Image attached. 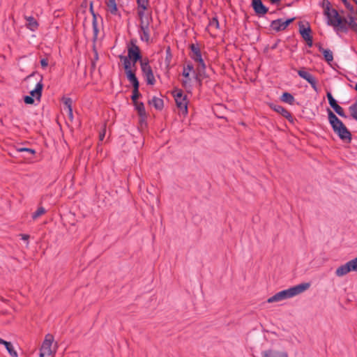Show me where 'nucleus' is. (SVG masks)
I'll use <instances>...</instances> for the list:
<instances>
[{
    "mask_svg": "<svg viewBox=\"0 0 357 357\" xmlns=\"http://www.w3.org/2000/svg\"><path fill=\"white\" fill-rule=\"evenodd\" d=\"M95 66H96L95 62H94V61H93V62H92V67H93V68H95Z\"/></svg>",
    "mask_w": 357,
    "mask_h": 357,
    "instance_id": "55",
    "label": "nucleus"
},
{
    "mask_svg": "<svg viewBox=\"0 0 357 357\" xmlns=\"http://www.w3.org/2000/svg\"><path fill=\"white\" fill-rule=\"evenodd\" d=\"M310 286L309 283H301L289 289L282 290L270 297L267 302L275 303L292 298L307 289Z\"/></svg>",
    "mask_w": 357,
    "mask_h": 357,
    "instance_id": "3",
    "label": "nucleus"
},
{
    "mask_svg": "<svg viewBox=\"0 0 357 357\" xmlns=\"http://www.w3.org/2000/svg\"><path fill=\"white\" fill-rule=\"evenodd\" d=\"M135 109L137 111L139 116L142 118L146 117V113L144 107V105L142 102H136L133 103Z\"/></svg>",
    "mask_w": 357,
    "mask_h": 357,
    "instance_id": "25",
    "label": "nucleus"
},
{
    "mask_svg": "<svg viewBox=\"0 0 357 357\" xmlns=\"http://www.w3.org/2000/svg\"><path fill=\"white\" fill-rule=\"evenodd\" d=\"M0 344H3L9 353V354L13 357H17V353L14 350L13 344L10 342H7L1 338H0Z\"/></svg>",
    "mask_w": 357,
    "mask_h": 357,
    "instance_id": "23",
    "label": "nucleus"
},
{
    "mask_svg": "<svg viewBox=\"0 0 357 357\" xmlns=\"http://www.w3.org/2000/svg\"><path fill=\"white\" fill-rule=\"evenodd\" d=\"M189 48L191 51L190 54V58L194 60L195 62L198 63L197 66V74L195 76V79L201 82V77L205 73L206 64L202 59V52L198 45L192 43L190 45Z\"/></svg>",
    "mask_w": 357,
    "mask_h": 357,
    "instance_id": "4",
    "label": "nucleus"
},
{
    "mask_svg": "<svg viewBox=\"0 0 357 357\" xmlns=\"http://www.w3.org/2000/svg\"><path fill=\"white\" fill-rule=\"evenodd\" d=\"M192 70H194V67L191 63H188L186 66L183 67L182 75L185 77V79L182 80L181 84L183 87L185 89L191 88V79L190 78V72Z\"/></svg>",
    "mask_w": 357,
    "mask_h": 357,
    "instance_id": "11",
    "label": "nucleus"
},
{
    "mask_svg": "<svg viewBox=\"0 0 357 357\" xmlns=\"http://www.w3.org/2000/svg\"><path fill=\"white\" fill-rule=\"evenodd\" d=\"M91 15L93 16V20H96L97 21L98 15L96 13H93V14H91Z\"/></svg>",
    "mask_w": 357,
    "mask_h": 357,
    "instance_id": "50",
    "label": "nucleus"
},
{
    "mask_svg": "<svg viewBox=\"0 0 357 357\" xmlns=\"http://www.w3.org/2000/svg\"><path fill=\"white\" fill-rule=\"evenodd\" d=\"M63 104L67 107L68 111L69 117L73 119V109H72V100L70 98H63Z\"/></svg>",
    "mask_w": 357,
    "mask_h": 357,
    "instance_id": "30",
    "label": "nucleus"
},
{
    "mask_svg": "<svg viewBox=\"0 0 357 357\" xmlns=\"http://www.w3.org/2000/svg\"><path fill=\"white\" fill-rule=\"evenodd\" d=\"M108 8V10L110 12L112 15H118L119 17H121L118 8L116 3L115 5L109 6Z\"/></svg>",
    "mask_w": 357,
    "mask_h": 357,
    "instance_id": "38",
    "label": "nucleus"
},
{
    "mask_svg": "<svg viewBox=\"0 0 357 357\" xmlns=\"http://www.w3.org/2000/svg\"><path fill=\"white\" fill-rule=\"evenodd\" d=\"M328 118L333 130L344 142H350L351 141V134L345 125L340 120L337 116L330 109H327Z\"/></svg>",
    "mask_w": 357,
    "mask_h": 357,
    "instance_id": "1",
    "label": "nucleus"
},
{
    "mask_svg": "<svg viewBox=\"0 0 357 357\" xmlns=\"http://www.w3.org/2000/svg\"><path fill=\"white\" fill-rule=\"evenodd\" d=\"M141 69L144 77L146 79V83L150 85H153L155 83V79L151 66L149 65V60L141 61Z\"/></svg>",
    "mask_w": 357,
    "mask_h": 357,
    "instance_id": "7",
    "label": "nucleus"
},
{
    "mask_svg": "<svg viewBox=\"0 0 357 357\" xmlns=\"http://www.w3.org/2000/svg\"><path fill=\"white\" fill-rule=\"evenodd\" d=\"M149 103L152 105L156 109L158 110H161L164 107L163 100L155 96L153 97V98L149 101Z\"/></svg>",
    "mask_w": 357,
    "mask_h": 357,
    "instance_id": "24",
    "label": "nucleus"
},
{
    "mask_svg": "<svg viewBox=\"0 0 357 357\" xmlns=\"http://www.w3.org/2000/svg\"><path fill=\"white\" fill-rule=\"evenodd\" d=\"M326 96L330 106L334 109L338 104L335 99L333 98L331 92H327Z\"/></svg>",
    "mask_w": 357,
    "mask_h": 357,
    "instance_id": "37",
    "label": "nucleus"
},
{
    "mask_svg": "<svg viewBox=\"0 0 357 357\" xmlns=\"http://www.w3.org/2000/svg\"><path fill=\"white\" fill-rule=\"evenodd\" d=\"M105 3H106L107 7L109 8L111 6L115 5L116 3V0H107L105 1Z\"/></svg>",
    "mask_w": 357,
    "mask_h": 357,
    "instance_id": "46",
    "label": "nucleus"
},
{
    "mask_svg": "<svg viewBox=\"0 0 357 357\" xmlns=\"http://www.w3.org/2000/svg\"><path fill=\"white\" fill-rule=\"evenodd\" d=\"M139 86L132 87L133 89H132V94L131 96V99H132L133 103L138 102L137 99L142 96V94L139 91Z\"/></svg>",
    "mask_w": 357,
    "mask_h": 357,
    "instance_id": "33",
    "label": "nucleus"
},
{
    "mask_svg": "<svg viewBox=\"0 0 357 357\" xmlns=\"http://www.w3.org/2000/svg\"><path fill=\"white\" fill-rule=\"evenodd\" d=\"M92 26H93V41H96L98 38V33H99V29L98 27V22L97 21L92 20Z\"/></svg>",
    "mask_w": 357,
    "mask_h": 357,
    "instance_id": "35",
    "label": "nucleus"
},
{
    "mask_svg": "<svg viewBox=\"0 0 357 357\" xmlns=\"http://www.w3.org/2000/svg\"><path fill=\"white\" fill-rule=\"evenodd\" d=\"M53 341V337L48 334L45 336V339L43 342L40 350V357H44L45 356H50L52 354L51 349L52 344Z\"/></svg>",
    "mask_w": 357,
    "mask_h": 357,
    "instance_id": "9",
    "label": "nucleus"
},
{
    "mask_svg": "<svg viewBox=\"0 0 357 357\" xmlns=\"http://www.w3.org/2000/svg\"><path fill=\"white\" fill-rule=\"evenodd\" d=\"M175 102L179 109L183 112L188 113L187 96L183 95L181 89H176L172 91Z\"/></svg>",
    "mask_w": 357,
    "mask_h": 357,
    "instance_id": "6",
    "label": "nucleus"
},
{
    "mask_svg": "<svg viewBox=\"0 0 357 357\" xmlns=\"http://www.w3.org/2000/svg\"><path fill=\"white\" fill-rule=\"evenodd\" d=\"M126 77L131 83L132 87L139 86V82L135 75V69L125 71Z\"/></svg>",
    "mask_w": 357,
    "mask_h": 357,
    "instance_id": "19",
    "label": "nucleus"
},
{
    "mask_svg": "<svg viewBox=\"0 0 357 357\" xmlns=\"http://www.w3.org/2000/svg\"><path fill=\"white\" fill-rule=\"evenodd\" d=\"M20 236H21V238L24 241H28L29 238V235H28V234H22Z\"/></svg>",
    "mask_w": 357,
    "mask_h": 357,
    "instance_id": "47",
    "label": "nucleus"
},
{
    "mask_svg": "<svg viewBox=\"0 0 357 357\" xmlns=\"http://www.w3.org/2000/svg\"><path fill=\"white\" fill-rule=\"evenodd\" d=\"M353 1H354L356 3V4L357 5V0H353Z\"/></svg>",
    "mask_w": 357,
    "mask_h": 357,
    "instance_id": "57",
    "label": "nucleus"
},
{
    "mask_svg": "<svg viewBox=\"0 0 357 357\" xmlns=\"http://www.w3.org/2000/svg\"><path fill=\"white\" fill-rule=\"evenodd\" d=\"M17 151L18 152H27L32 155H34L36 153V151L34 149H29V148H25V147L17 148Z\"/></svg>",
    "mask_w": 357,
    "mask_h": 357,
    "instance_id": "41",
    "label": "nucleus"
},
{
    "mask_svg": "<svg viewBox=\"0 0 357 357\" xmlns=\"http://www.w3.org/2000/svg\"><path fill=\"white\" fill-rule=\"evenodd\" d=\"M298 75L305 79L315 91H318L317 80L312 75L304 70H298Z\"/></svg>",
    "mask_w": 357,
    "mask_h": 357,
    "instance_id": "13",
    "label": "nucleus"
},
{
    "mask_svg": "<svg viewBox=\"0 0 357 357\" xmlns=\"http://www.w3.org/2000/svg\"><path fill=\"white\" fill-rule=\"evenodd\" d=\"M342 1V3H344V5L345 6L346 4H347V3L349 2L347 0H341Z\"/></svg>",
    "mask_w": 357,
    "mask_h": 357,
    "instance_id": "54",
    "label": "nucleus"
},
{
    "mask_svg": "<svg viewBox=\"0 0 357 357\" xmlns=\"http://www.w3.org/2000/svg\"><path fill=\"white\" fill-rule=\"evenodd\" d=\"M312 30L310 26L308 25L307 27H305L302 22L299 23V33L302 36L303 39L306 42L308 47H311L313 45L312 36H311Z\"/></svg>",
    "mask_w": 357,
    "mask_h": 357,
    "instance_id": "10",
    "label": "nucleus"
},
{
    "mask_svg": "<svg viewBox=\"0 0 357 357\" xmlns=\"http://www.w3.org/2000/svg\"><path fill=\"white\" fill-rule=\"evenodd\" d=\"M172 54H171V50H170V47H168L167 50H166V61L167 62L168 64H169L170 63V61L172 59Z\"/></svg>",
    "mask_w": 357,
    "mask_h": 357,
    "instance_id": "44",
    "label": "nucleus"
},
{
    "mask_svg": "<svg viewBox=\"0 0 357 357\" xmlns=\"http://www.w3.org/2000/svg\"><path fill=\"white\" fill-rule=\"evenodd\" d=\"M351 271H357V257L347 262Z\"/></svg>",
    "mask_w": 357,
    "mask_h": 357,
    "instance_id": "39",
    "label": "nucleus"
},
{
    "mask_svg": "<svg viewBox=\"0 0 357 357\" xmlns=\"http://www.w3.org/2000/svg\"><path fill=\"white\" fill-rule=\"evenodd\" d=\"M350 271H351V270H350L349 266L348 265V264L347 262L345 264L340 266V267H338L336 269L335 274L337 276L341 277V276L345 275Z\"/></svg>",
    "mask_w": 357,
    "mask_h": 357,
    "instance_id": "26",
    "label": "nucleus"
},
{
    "mask_svg": "<svg viewBox=\"0 0 357 357\" xmlns=\"http://www.w3.org/2000/svg\"><path fill=\"white\" fill-rule=\"evenodd\" d=\"M33 75V74L31 75L30 76H28L27 78H30L31 77H32Z\"/></svg>",
    "mask_w": 357,
    "mask_h": 357,
    "instance_id": "56",
    "label": "nucleus"
},
{
    "mask_svg": "<svg viewBox=\"0 0 357 357\" xmlns=\"http://www.w3.org/2000/svg\"><path fill=\"white\" fill-rule=\"evenodd\" d=\"M25 19L26 20V26L27 29H30L32 31H34L38 29L39 24L33 17L25 16Z\"/></svg>",
    "mask_w": 357,
    "mask_h": 357,
    "instance_id": "22",
    "label": "nucleus"
},
{
    "mask_svg": "<svg viewBox=\"0 0 357 357\" xmlns=\"http://www.w3.org/2000/svg\"><path fill=\"white\" fill-rule=\"evenodd\" d=\"M349 110L351 117L357 121V101L349 106Z\"/></svg>",
    "mask_w": 357,
    "mask_h": 357,
    "instance_id": "34",
    "label": "nucleus"
},
{
    "mask_svg": "<svg viewBox=\"0 0 357 357\" xmlns=\"http://www.w3.org/2000/svg\"><path fill=\"white\" fill-rule=\"evenodd\" d=\"M90 12L91 14H93V13H95L94 10H93V3H90Z\"/></svg>",
    "mask_w": 357,
    "mask_h": 357,
    "instance_id": "51",
    "label": "nucleus"
},
{
    "mask_svg": "<svg viewBox=\"0 0 357 357\" xmlns=\"http://www.w3.org/2000/svg\"><path fill=\"white\" fill-rule=\"evenodd\" d=\"M219 28H220V24H219V22H218L217 17H214L211 20H210L208 25V29L209 31H211V30L215 31V30L219 29Z\"/></svg>",
    "mask_w": 357,
    "mask_h": 357,
    "instance_id": "28",
    "label": "nucleus"
},
{
    "mask_svg": "<svg viewBox=\"0 0 357 357\" xmlns=\"http://www.w3.org/2000/svg\"><path fill=\"white\" fill-rule=\"evenodd\" d=\"M43 89V77L40 76L39 82L37 83L36 88L30 91V96L35 98L36 100H40L42 96Z\"/></svg>",
    "mask_w": 357,
    "mask_h": 357,
    "instance_id": "16",
    "label": "nucleus"
},
{
    "mask_svg": "<svg viewBox=\"0 0 357 357\" xmlns=\"http://www.w3.org/2000/svg\"><path fill=\"white\" fill-rule=\"evenodd\" d=\"M137 8L139 9L148 10L149 7V0H136Z\"/></svg>",
    "mask_w": 357,
    "mask_h": 357,
    "instance_id": "32",
    "label": "nucleus"
},
{
    "mask_svg": "<svg viewBox=\"0 0 357 357\" xmlns=\"http://www.w3.org/2000/svg\"><path fill=\"white\" fill-rule=\"evenodd\" d=\"M281 100L282 102L289 103V105H293L295 99L291 93L288 92H284L281 96Z\"/></svg>",
    "mask_w": 357,
    "mask_h": 357,
    "instance_id": "29",
    "label": "nucleus"
},
{
    "mask_svg": "<svg viewBox=\"0 0 357 357\" xmlns=\"http://www.w3.org/2000/svg\"><path fill=\"white\" fill-rule=\"evenodd\" d=\"M105 135V129L103 130L102 132H100L99 135L100 141H102Z\"/></svg>",
    "mask_w": 357,
    "mask_h": 357,
    "instance_id": "48",
    "label": "nucleus"
},
{
    "mask_svg": "<svg viewBox=\"0 0 357 357\" xmlns=\"http://www.w3.org/2000/svg\"><path fill=\"white\" fill-rule=\"evenodd\" d=\"M294 20L295 17L288 19L285 21L282 19L273 20L271 23V28L277 32L284 31Z\"/></svg>",
    "mask_w": 357,
    "mask_h": 357,
    "instance_id": "8",
    "label": "nucleus"
},
{
    "mask_svg": "<svg viewBox=\"0 0 357 357\" xmlns=\"http://www.w3.org/2000/svg\"><path fill=\"white\" fill-rule=\"evenodd\" d=\"M272 4H279L281 0H268Z\"/></svg>",
    "mask_w": 357,
    "mask_h": 357,
    "instance_id": "49",
    "label": "nucleus"
},
{
    "mask_svg": "<svg viewBox=\"0 0 357 357\" xmlns=\"http://www.w3.org/2000/svg\"><path fill=\"white\" fill-rule=\"evenodd\" d=\"M45 212L46 211L43 207H38V208L32 214L33 220H36L40 216L44 215Z\"/></svg>",
    "mask_w": 357,
    "mask_h": 357,
    "instance_id": "36",
    "label": "nucleus"
},
{
    "mask_svg": "<svg viewBox=\"0 0 357 357\" xmlns=\"http://www.w3.org/2000/svg\"><path fill=\"white\" fill-rule=\"evenodd\" d=\"M98 52L96 51L95 52V60H98Z\"/></svg>",
    "mask_w": 357,
    "mask_h": 357,
    "instance_id": "53",
    "label": "nucleus"
},
{
    "mask_svg": "<svg viewBox=\"0 0 357 357\" xmlns=\"http://www.w3.org/2000/svg\"><path fill=\"white\" fill-rule=\"evenodd\" d=\"M331 3L327 1L324 8V15L328 18V24L337 28L344 33L348 31V26H347V20L340 16L337 10L330 8Z\"/></svg>",
    "mask_w": 357,
    "mask_h": 357,
    "instance_id": "2",
    "label": "nucleus"
},
{
    "mask_svg": "<svg viewBox=\"0 0 357 357\" xmlns=\"http://www.w3.org/2000/svg\"><path fill=\"white\" fill-rule=\"evenodd\" d=\"M278 42L275 43L272 47L271 49L274 50L277 47Z\"/></svg>",
    "mask_w": 357,
    "mask_h": 357,
    "instance_id": "52",
    "label": "nucleus"
},
{
    "mask_svg": "<svg viewBox=\"0 0 357 357\" xmlns=\"http://www.w3.org/2000/svg\"><path fill=\"white\" fill-rule=\"evenodd\" d=\"M345 7L350 11L351 14H357V10L349 2L345 5Z\"/></svg>",
    "mask_w": 357,
    "mask_h": 357,
    "instance_id": "42",
    "label": "nucleus"
},
{
    "mask_svg": "<svg viewBox=\"0 0 357 357\" xmlns=\"http://www.w3.org/2000/svg\"><path fill=\"white\" fill-rule=\"evenodd\" d=\"M349 20L347 22V26L350 27L351 30L357 33V23L355 22L354 17L352 15L348 16Z\"/></svg>",
    "mask_w": 357,
    "mask_h": 357,
    "instance_id": "31",
    "label": "nucleus"
},
{
    "mask_svg": "<svg viewBox=\"0 0 357 357\" xmlns=\"http://www.w3.org/2000/svg\"><path fill=\"white\" fill-rule=\"evenodd\" d=\"M128 56L131 59L133 67L135 63L142 61V56L139 47L135 44V40H131L128 45Z\"/></svg>",
    "mask_w": 357,
    "mask_h": 357,
    "instance_id": "5",
    "label": "nucleus"
},
{
    "mask_svg": "<svg viewBox=\"0 0 357 357\" xmlns=\"http://www.w3.org/2000/svg\"><path fill=\"white\" fill-rule=\"evenodd\" d=\"M333 109L341 117L347 118L344 109L339 105H337Z\"/></svg>",
    "mask_w": 357,
    "mask_h": 357,
    "instance_id": "40",
    "label": "nucleus"
},
{
    "mask_svg": "<svg viewBox=\"0 0 357 357\" xmlns=\"http://www.w3.org/2000/svg\"><path fill=\"white\" fill-rule=\"evenodd\" d=\"M149 25L146 23V25L139 26L141 33V40L148 43L150 40V30Z\"/></svg>",
    "mask_w": 357,
    "mask_h": 357,
    "instance_id": "21",
    "label": "nucleus"
},
{
    "mask_svg": "<svg viewBox=\"0 0 357 357\" xmlns=\"http://www.w3.org/2000/svg\"><path fill=\"white\" fill-rule=\"evenodd\" d=\"M270 107L277 113L281 114L283 117L287 119L290 123H294L295 119L290 112L286 109L281 105L271 104Z\"/></svg>",
    "mask_w": 357,
    "mask_h": 357,
    "instance_id": "12",
    "label": "nucleus"
},
{
    "mask_svg": "<svg viewBox=\"0 0 357 357\" xmlns=\"http://www.w3.org/2000/svg\"><path fill=\"white\" fill-rule=\"evenodd\" d=\"M263 355L264 357H289L287 353L285 351L271 349L264 351Z\"/></svg>",
    "mask_w": 357,
    "mask_h": 357,
    "instance_id": "20",
    "label": "nucleus"
},
{
    "mask_svg": "<svg viewBox=\"0 0 357 357\" xmlns=\"http://www.w3.org/2000/svg\"><path fill=\"white\" fill-rule=\"evenodd\" d=\"M252 7L257 15H264L268 11V8L265 6L261 0H252Z\"/></svg>",
    "mask_w": 357,
    "mask_h": 357,
    "instance_id": "14",
    "label": "nucleus"
},
{
    "mask_svg": "<svg viewBox=\"0 0 357 357\" xmlns=\"http://www.w3.org/2000/svg\"><path fill=\"white\" fill-rule=\"evenodd\" d=\"M316 46L318 47L319 51L324 55V59L326 62L330 63L333 60V54L332 51L328 49H324L320 43H317Z\"/></svg>",
    "mask_w": 357,
    "mask_h": 357,
    "instance_id": "17",
    "label": "nucleus"
},
{
    "mask_svg": "<svg viewBox=\"0 0 357 357\" xmlns=\"http://www.w3.org/2000/svg\"><path fill=\"white\" fill-rule=\"evenodd\" d=\"M40 65L43 68H46L48 66V60L47 59H42L40 60Z\"/></svg>",
    "mask_w": 357,
    "mask_h": 357,
    "instance_id": "45",
    "label": "nucleus"
},
{
    "mask_svg": "<svg viewBox=\"0 0 357 357\" xmlns=\"http://www.w3.org/2000/svg\"><path fill=\"white\" fill-rule=\"evenodd\" d=\"M137 15L139 17L140 22L139 26L146 25V23H147V24H150L151 22L152 21L151 13H150L148 15L149 16H146V11H147L148 10L137 8Z\"/></svg>",
    "mask_w": 357,
    "mask_h": 357,
    "instance_id": "15",
    "label": "nucleus"
},
{
    "mask_svg": "<svg viewBox=\"0 0 357 357\" xmlns=\"http://www.w3.org/2000/svg\"><path fill=\"white\" fill-rule=\"evenodd\" d=\"M126 77L131 83L132 87L139 86V82L135 75V69L125 71Z\"/></svg>",
    "mask_w": 357,
    "mask_h": 357,
    "instance_id": "18",
    "label": "nucleus"
},
{
    "mask_svg": "<svg viewBox=\"0 0 357 357\" xmlns=\"http://www.w3.org/2000/svg\"><path fill=\"white\" fill-rule=\"evenodd\" d=\"M119 58L120 60L123 62V68L125 71L132 70L131 68V59H129V57L127 56L123 55H119Z\"/></svg>",
    "mask_w": 357,
    "mask_h": 357,
    "instance_id": "27",
    "label": "nucleus"
},
{
    "mask_svg": "<svg viewBox=\"0 0 357 357\" xmlns=\"http://www.w3.org/2000/svg\"><path fill=\"white\" fill-rule=\"evenodd\" d=\"M24 101L26 104H28V105H32L33 104L34 102V99L33 97L30 96H26L24 98Z\"/></svg>",
    "mask_w": 357,
    "mask_h": 357,
    "instance_id": "43",
    "label": "nucleus"
}]
</instances>
